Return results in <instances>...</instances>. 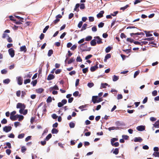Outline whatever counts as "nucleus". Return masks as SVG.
Listing matches in <instances>:
<instances>
[{"mask_svg": "<svg viewBox=\"0 0 159 159\" xmlns=\"http://www.w3.org/2000/svg\"><path fill=\"white\" fill-rule=\"evenodd\" d=\"M87 43V42H85L84 43L80 45V46L79 47L80 48V49L81 50V51L82 52H84V51H89L91 50V48L90 47H89L88 48H87V49H83V48H83V47L84 45L85 44H86Z\"/></svg>", "mask_w": 159, "mask_h": 159, "instance_id": "1", "label": "nucleus"}, {"mask_svg": "<svg viewBox=\"0 0 159 159\" xmlns=\"http://www.w3.org/2000/svg\"><path fill=\"white\" fill-rule=\"evenodd\" d=\"M8 53L11 57L15 56V50L12 48H10L8 50Z\"/></svg>", "mask_w": 159, "mask_h": 159, "instance_id": "2", "label": "nucleus"}, {"mask_svg": "<svg viewBox=\"0 0 159 159\" xmlns=\"http://www.w3.org/2000/svg\"><path fill=\"white\" fill-rule=\"evenodd\" d=\"M25 105L21 103H18L16 105V108H17L25 109Z\"/></svg>", "mask_w": 159, "mask_h": 159, "instance_id": "3", "label": "nucleus"}, {"mask_svg": "<svg viewBox=\"0 0 159 159\" xmlns=\"http://www.w3.org/2000/svg\"><path fill=\"white\" fill-rule=\"evenodd\" d=\"M12 129V127L10 126H5L3 128V130L6 133L10 131Z\"/></svg>", "mask_w": 159, "mask_h": 159, "instance_id": "4", "label": "nucleus"}, {"mask_svg": "<svg viewBox=\"0 0 159 159\" xmlns=\"http://www.w3.org/2000/svg\"><path fill=\"white\" fill-rule=\"evenodd\" d=\"M130 35L131 36L133 37L134 39H135V37L134 36V35H144V33H143V32H140V33L137 32V33H130Z\"/></svg>", "mask_w": 159, "mask_h": 159, "instance_id": "5", "label": "nucleus"}, {"mask_svg": "<svg viewBox=\"0 0 159 159\" xmlns=\"http://www.w3.org/2000/svg\"><path fill=\"white\" fill-rule=\"evenodd\" d=\"M10 31L9 30H5L4 32V33L2 34V38L4 39L7 37H9V35L5 33H10Z\"/></svg>", "mask_w": 159, "mask_h": 159, "instance_id": "6", "label": "nucleus"}, {"mask_svg": "<svg viewBox=\"0 0 159 159\" xmlns=\"http://www.w3.org/2000/svg\"><path fill=\"white\" fill-rule=\"evenodd\" d=\"M136 129L139 131H142L145 129V126L143 125L139 126L137 127Z\"/></svg>", "mask_w": 159, "mask_h": 159, "instance_id": "7", "label": "nucleus"}, {"mask_svg": "<svg viewBox=\"0 0 159 159\" xmlns=\"http://www.w3.org/2000/svg\"><path fill=\"white\" fill-rule=\"evenodd\" d=\"M98 96H93L92 98V101L94 104L97 103Z\"/></svg>", "mask_w": 159, "mask_h": 159, "instance_id": "8", "label": "nucleus"}, {"mask_svg": "<svg viewBox=\"0 0 159 159\" xmlns=\"http://www.w3.org/2000/svg\"><path fill=\"white\" fill-rule=\"evenodd\" d=\"M104 13L103 11H100L97 15V16L98 18H100L103 16V14Z\"/></svg>", "mask_w": 159, "mask_h": 159, "instance_id": "9", "label": "nucleus"}, {"mask_svg": "<svg viewBox=\"0 0 159 159\" xmlns=\"http://www.w3.org/2000/svg\"><path fill=\"white\" fill-rule=\"evenodd\" d=\"M134 142H141L143 141V139L140 137H135L134 139Z\"/></svg>", "mask_w": 159, "mask_h": 159, "instance_id": "10", "label": "nucleus"}, {"mask_svg": "<svg viewBox=\"0 0 159 159\" xmlns=\"http://www.w3.org/2000/svg\"><path fill=\"white\" fill-rule=\"evenodd\" d=\"M18 84L20 85H21L23 83V79L21 77H19L17 79Z\"/></svg>", "mask_w": 159, "mask_h": 159, "instance_id": "11", "label": "nucleus"}, {"mask_svg": "<svg viewBox=\"0 0 159 159\" xmlns=\"http://www.w3.org/2000/svg\"><path fill=\"white\" fill-rule=\"evenodd\" d=\"M55 77L54 75L52 74H50L47 78V80H50L53 79Z\"/></svg>", "mask_w": 159, "mask_h": 159, "instance_id": "12", "label": "nucleus"}, {"mask_svg": "<svg viewBox=\"0 0 159 159\" xmlns=\"http://www.w3.org/2000/svg\"><path fill=\"white\" fill-rule=\"evenodd\" d=\"M94 38L97 39V43L98 44H100L102 43V39L99 37V36H96L94 37Z\"/></svg>", "mask_w": 159, "mask_h": 159, "instance_id": "13", "label": "nucleus"}, {"mask_svg": "<svg viewBox=\"0 0 159 159\" xmlns=\"http://www.w3.org/2000/svg\"><path fill=\"white\" fill-rule=\"evenodd\" d=\"M98 68V67L97 66V64H96L94 66H93L90 68V70L91 72H93L95 71L96 69Z\"/></svg>", "mask_w": 159, "mask_h": 159, "instance_id": "14", "label": "nucleus"}, {"mask_svg": "<svg viewBox=\"0 0 159 159\" xmlns=\"http://www.w3.org/2000/svg\"><path fill=\"white\" fill-rule=\"evenodd\" d=\"M107 86H109V85L108 84L106 83H102L101 84L100 89H102V88H105Z\"/></svg>", "mask_w": 159, "mask_h": 159, "instance_id": "15", "label": "nucleus"}, {"mask_svg": "<svg viewBox=\"0 0 159 159\" xmlns=\"http://www.w3.org/2000/svg\"><path fill=\"white\" fill-rule=\"evenodd\" d=\"M111 57L110 54H107L105 56V59L104 60V62H106L107 60L110 58Z\"/></svg>", "mask_w": 159, "mask_h": 159, "instance_id": "16", "label": "nucleus"}, {"mask_svg": "<svg viewBox=\"0 0 159 159\" xmlns=\"http://www.w3.org/2000/svg\"><path fill=\"white\" fill-rule=\"evenodd\" d=\"M44 90L42 88H40L36 89V91L38 93H41L44 91Z\"/></svg>", "mask_w": 159, "mask_h": 159, "instance_id": "17", "label": "nucleus"}, {"mask_svg": "<svg viewBox=\"0 0 159 159\" xmlns=\"http://www.w3.org/2000/svg\"><path fill=\"white\" fill-rule=\"evenodd\" d=\"M18 118L17 115L10 116V119L12 121L16 120Z\"/></svg>", "mask_w": 159, "mask_h": 159, "instance_id": "18", "label": "nucleus"}, {"mask_svg": "<svg viewBox=\"0 0 159 159\" xmlns=\"http://www.w3.org/2000/svg\"><path fill=\"white\" fill-rule=\"evenodd\" d=\"M20 51H24V52H26L27 49L25 46H23L20 47Z\"/></svg>", "mask_w": 159, "mask_h": 159, "instance_id": "19", "label": "nucleus"}, {"mask_svg": "<svg viewBox=\"0 0 159 159\" xmlns=\"http://www.w3.org/2000/svg\"><path fill=\"white\" fill-rule=\"evenodd\" d=\"M80 6V4L79 3H77L76 4L75 7L74 9V10L75 11H76L77 12L78 11H79V7Z\"/></svg>", "mask_w": 159, "mask_h": 159, "instance_id": "20", "label": "nucleus"}, {"mask_svg": "<svg viewBox=\"0 0 159 159\" xmlns=\"http://www.w3.org/2000/svg\"><path fill=\"white\" fill-rule=\"evenodd\" d=\"M90 44L91 46H95L97 44L95 39H93L90 42Z\"/></svg>", "mask_w": 159, "mask_h": 159, "instance_id": "21", "label": "nucleus"}, {"mask_svg": "<svg viewBox=\"0 0 159 159\" xmlns=\"http://www.w3.org/2000/svg\"><path fill=\"white\" fill-rule=\"evenodd\" d=\"M153 126L154 127L156 128H159V120H158L157 121L155 124L153 125Z\"/></svg>", "mask_w": 159, "mask_h": 159, "instance_id": "22", "label": "nucleus"}, {"mask_svg": "<svg viewBox=\"0 0 159 159\" xmlns=\"http://www.w3.org/2000/svg\"><path fill=\"white\" fill-rule=\"evenodd\" d=\"M68 57H67L66 56V58L65 60V62L67 60V59L68 58V57H70L72 54V53L70 52V51H68Z\"/></svg>", "mask_w": 159, "mask_h": 159, "instance_id": "23", "label": "nucleus"}, {"mask_svg": "<svg viewBox=\"0 0 159 159\" xmlns=\"http://www.w3.org/2000/svg\"><path fill=\"white\" fill-rule=\"evenodd\" d=\"M58 132V130L56 129L53 128L51 131L52 134H57Z\"/></svg>", "mask_w": 159, "mask_h": 159, "instance_id": "24", "label": "nucleus"}, {"mask_svg": "<svg viewBox=\"0 0 159 159\" xmlns=\"http://www.w3.org/2000/svg\"><path fill=\"white\" fill-rule=\"evenodd\" d=\"M52 135L51 134H49L46 137L45 139V140L46 141H48L52 137Z\"/></svg>", "mask_w": 159, "mask_h": 159, "instance_id": "25", "label": "nucleus"}, {"mask_svg": "<svg viewBox=\"0 0 159 159\" xmlns=\"http://www.w3.org/2000/svg\"><path fill=\"white\" fill-rule=\"evenodd\" d=\"M53 53V51L52 49L49 50L48 53V57L51 56Z\"/></svg>", "mask_w": 159, "mask_h": 159, "instance_id": "26", "label": "nucleus"}, {"mask_svg": "<svg viewBox=\"0 0 159 159\" xmlns=\"http://www.w3.org/2000/svg\"><path fill=\"white\" fill-rule=\"evenodd\" d=\"M119 127H116V128L115 127H109L108 128V129L109 131H111V130H113L115 129H119Z\"/></svg>", "mask_w": 159, "mask_h": 159, "instance_id": "27", "label": "nucleus"}, {"mask_svg": "<svg viewBox=\"0 0 159 159\" xmlns=\"http://www.w3.org/2000/svg\"><path fill=\"white\" fill-rule=\"evenodd\" d=\"M92 37L90 36H87L85 38V40L86 41H90L92 39Z\"/></svg>", "mask_w": 159, "mask_h": 159, "instance_id": "28", "label": "nucleus"}, {"mask_svg": "<svg viewBox=\"0 0 159 159\" xmlns=\"http://www.w3.org/2000/svg\"><path fill=\"white\" fill-rule=\"evenodd\" d=\"M111 48L110 46L107 47L105 49V52L106 53H108L110 52L111 50Z\"/></svg>", "mask_w": 159, "mask_h": 159, "instance_id": "29", "label": "nucleus"}, {"mask_svg": "<svg viewBox=\"0 0 159 159\" xmlns=\"http://www.w3.org/2000/svg\"><path fill=\"white\" fill-rule=\"evenodd\" d=\"M129 7V5H127L124 7H121L120 9V10H122L123 11H124L127 8Z\"/></svg>", "mask_w": 159, "mask_h": 159, "instance_id": "30", "label": "nucleus"}, {"mask_svg": "<svg viewBox=\"0 0 159 159\" xmlns=\"http://www.w3.org/2000/svg\"><path fill=\"white\" fill-rule=\"evenodd\" d=\"M118 79L119 76H117L115 75H114L113 77V81H116Z\"/></svg>", "mask_w": 159, "mask_h": 159, "instance_id": "31", "label": "nucleus"}, {"mask_svg": "<svg viewBox=\"0 0 159 159\" xmlns=\"http://www.w3.org/2000/svg\"><path fill=\"white\" fill-rule=\"evenodd\" d=\"M87 26V24H84L82 27V28L81 30V31H82L83 30H85L86 28V27Z\"/></svg>", "mask_w": 159, "mask_h": 159, "instance_id": "32", "label": "nucleus"}, {"mask_svg": "<svg viewBox=\"0 0 159 159\" xmlns=\"http://www.w3.org/2000/svg\"><path fill=\"white\" fill-rule=\"evenodd\" d=\"M119 152V149L118 148H116L113 152V153L115 155H117L118 154Z\"/></svg>", "mask_w": 159, "mask_h": 159, "instance_id": "33", "label": "nucleus"}, {"mask_svg": "<svg viewBox=\"0 0 159 159\" xmlns=\"http://www.w3.org/2000/svg\"><path fill=\"white\" fill-rule=\"evenodd\" d=\"M17 117H18V118H19L18 120L20 121L23 120V119H24V116H23L21 115H17Z\"/></svg>", "mask_w": 159, "mask_h": 159, "instance_id": "34", "label": "nucleus"}, {"mask_svg": "<svg viewBox=\"0 0 159 159\" xmlns=\"http://www.w3.org/2000/svg\"><path fill=\"white\" fill-rule=\"evenodd\" d=\"M27 149L25 146H23L21 147V152L22 153H24L25 152L26 150Z\"/></svg>", "mask_w": 159, "mask_h": 159, "instance_id": "35", "label": "nucleus"}, {"mask_svg": "<svg viewBox=\"0 0 159 159\" xmlns=\"http://www.w3.org/2000/svg\"><path fill=\"white\" fill-rule=\"evenodd\" d=\"M25 136V134L22 133L18 135V138L19 139H22Z\"/></svg>", "mask_w": 159, "mask_h": 159, "instance_id": "36", "label": "nucleus"}, {"mask_svg": "<svg viewBox=\"0 0 159 159\" xmlns=\"http://www.w3.org/2000/svg\"><path fill=\"white\" fill-rule=\"evenodd\" d=\"M10 81V80L9 79H7L4 80L3 82L5 84H8Z\"/></svg>", "mask_w": 159, "mask_h": 159, "instance_id": "37", "label": "nucleus"}, {"mask_svg": "<svg viewBox=\"0 0 159 159\" xmlns=\"http://www.w3.org/2000/svg\"><path fill=\"white\" fill-rule=\"evenodd\" d=\"M80 8L81 9H84L85 8V4L84 3H81L80 6Z\"/></svg>", "mask_w": 159, "mask_h": 159, "instance_id": "38", "label": "nucleus"}, {"mask_svg": "<svg viewBox=\"0 0 159 159\" xmlns=\"http://www.w3.org/2000/svg\"><path fill=\"white\" fill-rule=\"evenodd\" d=\"M69 126L70 128H73L75 126V124L73 122H71L69 124Z\"/></svg>", "mask_w": 159, "mask_h": 159, "instance_id": "39", "label": "nucleus"}, {"mask_svg": "<svg viewBox=\"0 0 159 159\" xmlns=\"http://www.w3.org/2000/svg\"><path fill=\"white\" fill-rule=\"evenodd\" d=\"M75 60L74 59L73 57L71 58L68 61V64H70L71 63L73 62Z\"/></svg>", "mask_w": 159, "mask_h": 159, "instance_id": "40", "label": "nucleus"}, {"mask_svg": "<svg viewBox=\"0 0 159 159\" xmlns=\"http://www.w3.org/2000/svg\"><path fill=\"white\" fill-rule=\"evenodd\" d=\"M88 67L84 68L82 69L83 72L85 74L88 71Z\"/></svg>", "mask_w": 159, "mask_h": 159, "instance_id": "41", "label": "nucleus"}, {"mask_svg": "<svg viewBox=\"0 0 159 159\" xmlns=\"http://www.w3.org/2000/svg\"><path fill=\"white\" fill-rule=\"evenodd\" d=\"M26 92L25 91H21V97L22 98H23L26 95Z\"/></svg>", "mask_w": 159, "mask_h": 159, "instance_id": "42", "label": "nucleus"}, {"mask_svg": "<svg viewBox=\"0 0 159 159\" xmlns=\"http://www.w3.org/2000/svg\"><path fill=\"white\" fill-rule=\"evenodd\" d=\"M144 40H147L148 41H152L154 39V38L153 37L146 38L143 39Z\"/></svg>", "mask_w": 159, "mask_h": 159, "instance_id": "43", "label": "nucleus"}, {"mask_svg": "<svg viewBox=\"0 0 159 159\" xmlns=\"http://www.w3.org/2000/svg\"><path fill=\"white\" fill-rule=\"evenodd\" d=\"M153 155L155 157H159V152H154Z\"/></svg>", "mask_w": 159, "mask_h": 159, "instance_id": "44", "label": "nucleus"}, {"mask_svg": "<svg viewBox=\"0 0 159 159\" xmlns=\"http://www.w3.org/2000/svg\"><path fill=\"white\" fill-rule=\"evenodd\" d=\"M1 123L2 124H6L7 123V120L6 119L4 118L1 120Z\"/></svg>", "mask_w": 159, "mask_h": 159, "instance_id": "45", "label": "nucleus"}, {"mask_svg": "<svg viewBox=\"0 0 159 159\" xmlns=\"http://www.w3.org/2000/svg\"><path fill=\"white\" fill-rule=\"evenodd\" d=\"M152 96H156L157 94V90H155L152 91Z\"/></svg>", "mask_w": 159, "mask_h": 159, "instance_id": "46", "label": "nucleus"}, {"mask_svg": "<svg viewBox=\"0 0 159 159\" xmlns=\"http://www.w3.org/2000/svg\"><path fill=\"white\" fill-rule=\"evenodd\" d=\"M37 83V80H35L34 81H33L31 82V84H32L33 86H35L36 85Z\"/></svg>", "mask_w": 159, "mask_h": 159, "instance_id": "47", "label": "nucleus"}, {"mask_svg": "<svg viewBox=\"0 0 159 159\" xmlns=\"http://www.w3.org/2000/svg\"><path fill=\"white\" fill-rule=\"evenodd\" d=\"M62 71V70L61 69H57L55 71L56 74H60Z\"/></svg>", "mask_w": 159, "mask_h": 159, "instance_id": "48", "label": "nucleus"}, {"mask_svg": "<svg viewBox=\"0 0 159 159\" xmlns=\"http://www.w3.org/2000/svg\"><path fill=\"white\" fill-rule=\"evenodd\" d=\"M52 101V98L49 96L48 97L47 99V103L50 102Z\"/></svg>", "mask_w": 159, "mask_h": 159, "instance_id": "49", "label": "nucleus"}, {"mask_svg": "<svg viewBox=\"0 0 159 159\" xmlns=\"http://www.w3.org/2000/svg\"><path fill=\"white\" fill-rule=\"evenodd\" d=\"M30 79H27L24 80V83L25 84H26L27 83H30Z\"/></svg>", "mask_w": 159, "mask_h": 159, "instance_id": "50", "label": "nucleus"}, {"mask_svg": "<svg viewBox=\"0 0 159 159\" xmlns=\"http://www.w3.org/2000/svg\"><path fill=\"white\" fill-rule=\"evenodd\" d=\"M49 28V26L47 25L44 28L43 30V33H45L46 32V31Z\"/></svg>", "mask_w": 159, "mask_h": 159, "instance_id": "51", "label": "nucleus"}, {"mask_svg": "<svg viewBox=\"0 0 159 159\" xmlns=\"http://www.w3.org/2000/svg\"><path fill=\"white\" fill-rule=\"evenodd\" d=\"M7 145V146L9 148H11V144L9 142H7L5 143Z\"/></svg>", "mask_w": 159, "mask_h": 159, "instance_id": "52", "label": "nucleus"}, {"mask_svg": "<svg viewBox=\"0 0 159 159\" xmlns=\"http://www.w3.org/2000/svg\"><path fill=\"white\" fill-rule=\"evenodd\" d=\"M93 57L92 55H91V54L85 57V59L87 60L90 59L91 57Z\"/></svg>", "mask_w": 159, "mask_h": 159, "instance_id": "53", "label": "nucleus"}, {"mask_svg": "<svg viewBox=\"0 0 159 159\" xmlns=\"http://www.w3.org/2000/svg\"><path fill=\"white\" fill-rule=\"evenodd\" d=\"M139 73V71H137L135 72L134 74V78H135L137 75H138Z\"/></svg>", "mask_w": 159, "mask_h": 159, "instance_id": "54", "label": "nucleus"}, {"mask_svg": "<svg viewBox=\"0 0 159 159\" xmlns=\"http://www.w3.org/2000/svg\"><path fill=\"white\" fill-rule=\"evenodd\" d=\"M87 85L89 87L91 88L93 86L94 84L93 83H89Z\"/></svg>", "mask_w": 159, "mask_h": 159, "instance_id": "55", "label": "nucleus"}, {"mask_svg": "<svg viewBox=\"0 0 159 159\" xmlns=\"http://www.w3.org/2000/svg\"><path fill=\"white\" fill-rule=\"evenodd\" d=\"M104 23L101 22L98 25V27L99 28H102L104 26Z\"/></svg>", "mask_w": 159, "mask_h": 159, "instance_id": "56", "label": "nucleus"}, {"mask_svg": "<svg viewBox=\"0 0 159 159\" xmlns=\"http://www.w3.org/2000/svg\"><path fill=\"white\" fill-rule=\"evenodd\" d=\"M51 88L52 89H55V90H58L59 88L56 85H55L53 87Z\"/></svg>", "mask_w": 159, "mask_h": 159, "instance_id": "57", "label": "nucleus"}, {"mask_svg": "<svg viewBox=\"0 0 159 159\" xmlns=\"http://www.w3.org/2000/svg\"><path fill=\"white\" fill-rule=\"evenodd\" d=\"M6 152L7 154L8 155H9L11 152V151L10 149H7L6 151Z\"/></svg>", "mask_w": 159, "mask_h": 159, "instance_id": "58", "label": "nucleus"}, {"mask_svg": "<svg viewBox=\"0 0 159 159\" xmlns=\"http://www.w3.org/2000/svg\"><path fill=\"white\" fill-rule=\"evenodd\" d=\"M126 40L127 41L131 43H133V42L134 41V40L132 39H131L130 38H127V39Z\"/></svg>", "mask_w": 159, "mask_h": 159, "instance_id": "59", "label": "nucleus"}, {"mask_svg": "<svg viewBox=\"0 0 159 159\" xmlns=\"http://www.w3.org/2000/svg\"><path fill=\"white\" fill-rule=\"evenodd\" d=\"M144 32L146 33V36L147 37H149L152 36V34L149 33H147V32L146 31H144Z\"/></svg>", "mask_w": 159, "mask_h": 159, "instance_id": "60", "label": "nucleus"}, {"mask_svg": "<svg viewBox=\"0 0 159 159\" xmlns=\"http://www.w3.org/2000/svg\"><path fill=\"white\" fill-rule=\"evenodd\" d=\"M76 61L77 62H81L82 61V60L80 57L78 56L77 57Z\"/></svg>", "mask_w": 159, "mask_h": 159, "instance_id": "61", "label": "nucleus"}, {"mask_svg": "<svg viewBox=\"0 0 159 159\" xmlns=\"http://www.w3.org/2000/svg\"><path fill=\"white\" fill-rule=\"evenodd\" d=\"M79 94V92L78 91H76L74 93L73 95L74 96L77 97L78 96Z\"/></svg>", "mask_w": 159, "mask_h": 159, "instance_id": "62", "label": "nucleus"}, {"mask_svg": "<svg viewBox=\"0 0 159 159\" xmlns=\"http://www.w3.org/2000/svg\"><path fill=\"white\" fill-rule=\"evenodd\" d=\"M77 48V46L75 45H73L70 48V49L72 50H74Z\"/></svg>", "mask_w": 159, "mask_h": 159, "instance_id": "63", "label": "nucleus"}, {"mask_svg": "<svg viewBox=\"0 0 159 159\" xmlns=\"http://www.w3.org/2000/svg\"><path fill=\"white\" fill-rule=\"evenodd\" d=\"M83 23L82 21H80L78 25V27L79 28H81L82 25Z\"/></svg>", "mask_w": 159, "mask_h": 159, "instance_id": "64", "label": "nucleus"}]
</instances>
